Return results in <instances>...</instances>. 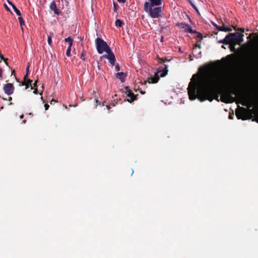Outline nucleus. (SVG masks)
Masks as SVG:
<instances>
[{
  "label": "nucleus",
  "instance_id": "nucleus-19",
  "mask_svg": "<svg viewBox=\"0 0 258 258\" xmlns=\"http://www.w3.org/2000/svg\"><path fill=\"white\" fill-rule=\"evenodd\" d=\"M65 42H68L69 43V46L72 47L73 45V39L69 36L68 38H65Z\"/></svg>",
  "mask_w": 258,
  "mask_h": 258
},
{
  "label": "nucleus",
  "instance_id": "nucleus-7",
  "mask_svg": "<svg viewBox=\"0 0 258 258\" xmlns=\"http://www.w3.org/2000/svg\"><path fill=\"white\" fill-rule=\"evenodd\" d=\"M29 63L26 68V74L24 77V82L22 83V85H25L26 86V89H27L29 87H31L32 89V86H31V83L32 81L31 80L28 79V75H29Z\"/></svg>",
  "mask_w": 258,
  "mask_h": 258
},
{
  "label": "nucleus",
  "instance_id": "nucleus-45",
  "mask_svg": "<svg viewBox=\"0 0 258 258\" xmlns=\"http://www.w3.org/2000/svg\"><path fill=\"white\" fill-rule=\"evenodd\" d=\"M163 37H162L161 39V41H163Z\"/></svg>",
  "mask_w": 258,
  "mask_h": 258
},
{
  "label": "nucleus",
  "instance_id": "nucleus-26",
  "mask_svg": "<svg viewBox=\"0 0 258 258\" xmlns=\"http://www.w3.org/2000/svg\"><path fill=\"white\" fill-rule=\"evenodd\" d=\"M85 53H86V52L85 51H83L82 53H81V58L83 60V61H85Z\"/></svg>",
  "mask_w": 258,
  "mask_h": 258
},
{
  "label": "nucleus",
  "instance_id": "nucleus-27",
  "mask_svg": "<svg viewBox=\"0 0 258 258\" xmlns=\"http://www.w3.org/2000/svg\"><path fill=\"white\" fill-rule=\"evenodd\" d=\"M38 83V80H37L33 84V85H32L31 84V86H32V89H33V88H37V83Z\"/></svg>",
  "mask_w": 258,
  "mask_h": 258
},
{
  "label": "nucleus",
  "instance_id": "nucleus-43",
  "mask_svg": "<svg viewBox=\"0 0 258 258\" xmlns=\"http://www.w3.org/2000/svg\"><path fill=\"white\" fill-rule=\"evenodd\" d=\"M197 46L199 47H201V45H196Z\"/></svg>",
  "mask_w": 258,
  "mask_h": 258
},
{
  "label": "nucleus",
  "instance_id": "nucleus-10",
  "mask_svg": "<svg viewBox=\"0 0 258 258\" xmlns=\"http://www.w3.org/2000/svg\"><path fill=\"white\" fill-rule=\"evenodd\" d=\"M50 9L54 12V13L56 15H59L61 11L56 7V4L54 1H53L50 5Z\"/></svg>",
  "mask_w": 258,
  "mask_h": 258
},
{
  "label": "nucleus",
  "instance_id": "nucleus-22",
  "mask_svg": "<svg viewBox=\"0 0 258 258\" xmlns=\"http://www.w3.org/2000/svg\"><path fill=\"white\" fill-rule=\"evenodd\" d=\"M186 32H189L190 33H192V34L197 33V32L196 30H193L192 29L191 27L189 25L188 26V28H187Z\"/></svg>",
  "mask_w": 258,
  "mask_h": 258
},
{
  "label": "nucleus",
  "instance_id": "nucleus-42",
  "mask_svg": "<svg viewBox=\"0 0 258 258\" xmlns=\"http://www.w3.org/2000/svg\"><path fill=\"white\" fill-rule=\"evenodd\" d=\"M22 122L23 123H25L26 122V120H23Z\"/></svg>",
  "mask_w": 258,
  "mask_h": 258
},
{
  "label": "nucleus",
  "instance_id": "nucleus-39",
  "mask_svg": "<svg viewBox=\"0 0 258 258\" xmlns=\"http://www.w3.org/2000/svg\"><path fill=\"white\" fill-rule=\"evenodd\" d=\"M106 108H107V109L109 111L110 109V107L109 105H106Z\"/></svg>",
  "mask_w": 258,
  "mask_h": 258
},
{
  "label": "nucleus",
  "instance_id": "nucleus-15",
  "mask_svg": "<svg viewBox=\"0 0 258 258\" xmlns=\"http://www.w3.org/2000/svg\"><path fill=\"white\" fill-rule=\"evenodd\" d=\"M176 25L178 26L179 28L183 29L185 32H186L187 28H188V26L189 25L184 23H178Z\"/></svg>",
  "mask_w": 258,
  "mask_h": 258
},
{
  "label": "nucleus",
  "instance_id": "nucleus-41",
  "mask_svg": "<svg viewBox=\"0 0 258 258\" xmlns=\"http://www.w3.org/2000/svg\"><path fill=\"white\" fill-rule=\"evenodd\" d=\"M20 118H21V119H22V118L24 117V115L22 114V115H21L20 116Z\"/></svg>",
  "mask_w": 258,
  "mask_h": 258
},
{
  "label": "nucleus",
  "instance_id": "nucleus-4",
  "mask_svg": "<svg viewBox=\"0 0 258 258\" xmlns=\"http://www.w3.org/2000/svg\"><path fill=\"white\" fill-rule=\"evenodd\" d=\"M149 3L145 2L144 6V10L149 14V15L152 18H158L162 17L163 9L161 7L149 6Z\"/></svg>",
  "mask_w": 258,
  "mask_h": 258
},
{
  "label": "nucleus",
  "instance_id": "nucleus-30",
  "mask_svg": "<svg viewBox=\"0 0 258 258\" xmlns=\"http://www.w3.org/2000/svg\"><path fill=\"white\" fill-rule=\"evenodd\" d=\"M44 107H45V109L46 110H47L49 108V105L48 104H45Z\"/></svg>",
  "mask_w": 258,
  "mask_h": 258
},
{
  "label": "nucleus",
  "instance_id": "nucleus-5",
  "mask_svg": "<svg viewBox=\"0 0 258 258\" xmlns=\"http://www.w3.org/2000/svg\"><path fill=\"white\" fill-rule=\"evenodd\" d=\"M168 70L167 66L166 65H164V67L163 69L159 68L158 69L157 72L155 73L153 77L150 76L148 79V82L149 84H155L157 83L160 77H165L167 74Z\"/></svg>",
  "mask_w": 258,
  "mask_h": 258
},
{
  "label": "nucleus",
  "instance_id": "nucleus-31",
  "mask_svg": "<svg viewBox=\"0 0 258 258\" xmlns=\"http://www.w3.org/2000/svg\"><path fill=\"white\" fill-rule=\"evenodd\" d=\"M2 75H3V70L2 68H0V78L2 79Z\"/></svg>",
  "mask_w": 258,
  "mask_h": 258
},
{
  "label": "nucleus",
  "instance_id": "nucleus-38",
  "mask_svg": "<svg viewBox=\"0 0 258 258\" xmlns=\"http://www.w3.org/2000/svg\"><path fill=\"white\" fill-rule=\"evenodd\" d=\"M233 114H230L229 116V118L230 119H232L233 118Z\"/></svg>",
  "mask_w": 258,
  "mask_h": 258
},
{
  "label": "nucleus",
  "instance_id": "nucleus-17",
  "mask_svg": "<svg viewBox=\"0 0 258 258\" xmlns=\"http://www.w3.org/2000/svg\"><path fill=\"white\" fill-rule=\"evenodd\" d=\"M222 23H223V22H222ZM223 25H224V24H223ZM218 30L219 31H224V32H230L232 30L231 28L225 27L224 26L223 27H220V26L218 27Z\"/></svg>",
  "mask_w": 258,
  "mask_h": 258
},
{
  "label": "nucleus",
  "instance_id": "nucleus-29",
  "mask_svg": "<svg viewBox=\"0 0 258 258\" xmlns=\"http://www.w3.org/2000/svg\"><path fill=\"white\" fill-rule=\"evenodd\" d=\"M116 71H119L120 70V67L118 64H117L115 67Z\"/></svg>",
  "mask_w": 258,
  "mask_h": 258
},
{
  "label": "nucleus",
  "instance_id": "nucleus-6",
  "mask_svg": "<svg viewBox=\"0 0 258 258\" xmlns=\"http://www.w3.org/2000/svg\"><path fill=\"white\" fill-rule=\"evenodd\" d=\"M95 43L97 52L99 54H102L107 50L109 51V49H110L106 42L101 38H97L95 40Z\"/></svg>",
  "mask_w": 258,
  "mask_h": 258
},
{
  "label": "nucleus",
  "instance_id": "nucleus-40",
  "mask_svg": "<svg viewBox=\"0 0 258 258\" xmlns=\"http://www.w3.org/2000/svg\"><path fill=\"white\" fill-rule=\"evenodd\" d=\"M8 100H9V101H11L12 100V97H9Z\"/></svg>",
  "mask_w": 258,
  "mask_h": 258
},
{
  "label": "nucleus",
  "instance_id": "nucleus-37",
  "mask_svg": "<svg viewBox=\"0 0 258 258\" xmlns=\"http://www.w3.org/2000/svg\"><path fill=\"white\" fill-rule=\"evenodd\" d=\"M239 31H241L242 32H244V28H240L239 29Z\"/></svg>",
  "mask_w": 258,
  "mask_h": 258
},
{
  "label": "nucleus",
  "instance_id": "nucleus-28",
  "mask_svg": "<svg viewBox=\"0 0 258 258\" xmlns=\"http://www.w3.org/2000/svg\"><path fill=\"white\" fill-rule=\"evenodd\" d=\"M95 102L97 104V105L99 104V105H102V106H104V102L102 103V104H101V103L99 101V100L98 99H95Z\"/></svg>",
  "mask_w": 258,
  "mask_h": 258
},
{
  "label": "nucleus",
  "instance_id": "nucleus-20",
  "mask_svg": "<svg viewBox=\"0 0 258 258\" xmlns=\"http://www.w3.org/2000/svg\"><path fill=\"white\" fill-rule=\"evenodd\" d=\"M111 51H112V50H111V49H109V51H108V50L105 51V52H106L107 53V54H104L102 56H100V59L101 60L103 58H105L108 59L109 56H109V52H111Z\"/></svg>",
  "mask_w": 258,
  "mask_h": 258
},
{
  "label": "nucleus",
  "instance_id": "nucleus-47",
  "mask_svg": "<svg viewBox=\"0 0 258 258\" xmlns=\"http://www.w3.org/2000/svg\"><path fill=\"white\" fill-rule=\"evenodd\" d=\"M42 94V91H41V92L40 93V94Z\"/></svg>",
  "mask_w": 258,
  "mask_h": 258
},
{
  "label": "nucleus",
  "instance_id": "nucleus-44",
  "mask_svg": "<svg viewBox=\"0 0 258 258\" xmlns=\"http://www.w3.org/2000/svg\"><path fill=\"white\" fill-rule=\"evenodd\" d=\"M231 50H232V49H235L234 46H232V48H231Z\"/></svg>",
  "mask_w": 258,
  "mask_h": 258
},
{
  "label": "nucleus",
  "instance_id": "nucleus-35",
  "mask_svg": "<svg viewBox=\"0 0 258 258\" xmlns=\"http://www.w3.org/2000/svg\"><path fill=\"white\" fill-rule=\"evenodd\" d=\"M221 100L223 102H225V103H229V101H228L226 100L225 99H224L223 98H222Z\"/></svg>",
  "mask_w": 258,
  "mask_h": 258
},
{
  "label": "nucleus",
  "instance_id": "nucleus-1",
  "mask_svg": "<svg viewBox=\"0 0 258 258\" xmlns=\"http://www.w3.org/2000/svg\"><path fill=\"white\" fill-rule=\"evenodd\" d=\"M207 66L201 67L199 71L203 74L201 76L197 74L192 76L187 88L190 100L198 98L201 102L207 100L212 102L215 97L218 98V94L223 88L234 84L231 76L216 72L207 73Z\"/></svg>",
  "mask_w": 258,
  "mask_h": 258
},
{
  "label": "nucleus",
  "instance_id": "nucleus-25",
  "mask_svg": "<svg viewBox=\"0 0 258 258\" xmlns=\"http://www.w3.org/2000/svg\"><path fill=\"white\" fill-rule=\"evenodd\" d=\"M71 47H72L69 46V47H68V49L67 50L66 55L68 56H71Z\"/></svg>",
  "mask_w": 258,
  "mask_h": 258
},
{
  "label": "nucleus",
  "instance_id": "nucleus-16",
  "mask_svg": "<svg viewBox=\"0 0 258 258\" xmlns=\"http://www.w3.org/2000/svg\"><path fill=\"white\" fill-rule=\"evenodd\" d=\"M8 3L12 6L13 10H14V11L15 12V13H16V14L19 16H21V13L20 12V11L17 8V7L14 5L11 2H10L9 1H8Z\"/></svg>",
  "mask_w": 258,
  "mask_h": 258
},
{
  "label": "nucleus",
  "instance_id": "nucleus-32",
  "mask_svg": "<svg viewBox=\"0 0 258 258\" xmlns=\"http://www.w3.org/2000/svg\"><path fill=\"white\" fill-rule=\"evenodd\" d=\"M33 93L35 94H37L38 93V90L37 88H35V90H34L33 91Z\"/></svg>",
  "mask_w": 258,
  "mask_h": 258
},
{
  "label": "nucleus",
  "instance_id": "nucleus-9",
  "mask_svg": "<svg viewBox=\"0 0 258 258\" xmlns=\"http://www.w3.org/2000/svg\"><path fill=\"white\" fill-rule=\"evenodd\" d=\"M125 89L127 94V97L128 98L127 100L129 102L131 103L137 99V96L135 95L132 92V90L129 89L128 87H126Z\"/></svg>",
  "mask_w": 258,
  "mask_h": 258
},
{
  "label": "nucleus",
  "instance_id": "nucleus-36",
  "mask_svg": "<svg viewBox=\"0 0 258 258\" xmlns=\"http://www.w3.org/2000/svg\"><path fill=\"white\" fill-rule=\"evenodd\" d=\"M117 1L119 3H124L125 2V0H117Z\"/></svg>",
  "mask_w": 258,
  "mask_h": 258
},
{
  "label": "nucleus",
  "instance_id": "nucleus-46",
  "mask_svg": "<svg viewBox=\"0 0 258 258\" xmlns=\"http://www.w3.org/2000/svg\"><path fill=\"white\" fill-rule=\"evenodd\" d=\"M114 8L115 9H116V7H115V4H114Z\"/></svg>",
  "mask_w": 258,
  "mask_h": 258
},
{
  "label": "nucleus",
  "instance_id": "nucleus-8",
  "mask_svg": "<svg viewBox=\"0 0 258 258\" xmlns=\"http://www.w3.org/2000/svg\"><path fill=\"white\" fill-rule=\"evenodd\" d=\"M3 89L6 94L11 95L14 93L15 88L13 84L7 83L4 86Z\"/></svg>",
  "mask_w": 258,
  "mask_h": 258
},
{
  "label": "nucleus",
  "instance_id": "nucleus-14",
  "mask_svg": "<svg viewBox=\"0 0 258 258\" xmlns=\"http://www.w3.org/2000/svg\"><path fill=\"white\" fill-rule=\"evenodd\" d=\"M126 76L122 72L117 73L115 75L116 78L119 79L122 82L124 81V79Z\"/></svg>",
  "mask_w": 258,
  "mask_h": 258
},
{
  "label": "nucleus",
  "instance_id": "nucleus-33",
  "mask_svg": "<svg viewBox=\"0 0 258 258\" xmlns=\"http://www.w3.org/2000/svg\"><path fill=\"white\" fill-rule=\"evenodd\" d=\"M5 7L7 11H10V8L8 7V6L6 4H5Z\"/></svg>",
  "mask_w": 258,
  "mask_h": 258
},
{
  "label": "nucleus",
  "instance_id": "nucleus-3",
  "mask_svg": "<svg viewBox=\"0 0 258 258\" xmlns=\"http://www.w3.org/2000/svg\"><path fill=\"white\" fill-rule=\"evenodd\" d=\"M244 35L238 32L233 33H229L226 35L223 40L218 41L219 43L224 44H229L232 43L233 44H240L243 41V37Z\"/></svg>",
  "mask_w": 258,
  "mask_h": 258
},
{
  "label": "nucleus",
  "instance_id": "nucleus-24",
  "mask_svg": "<svg viewBox=\"0 0 258 258\" xmlns=\"http://www.w3.org/2000/svg\"><path fill=\"white\" fill-rule=\"evenodd\" d=\"M18 20H19V23H20V25L22 26L24 24V21L23 20V19L22 18V17H21V16H20L19 18H18Z\"/></svg>",
  "mask_w": 258,
  "mask_h": 258
},
{
  "label": "nucleus",
  "instance_id": "nucleus-13",
  "mask_svg": "<svg viewBox=\"0 0 258 258\" xmlns=\"http://www.w3.org/2000/svg\"><path fill=\"white\" fill-rule=\"evenodd\" d=\"M109 56V58L108 59L109 62L112 65V66H114L115 64L116 59H115V55L112 51H111V52H109V56Z\"/></svg>",
  "mask_w": 258,
  "mask_h": 258
},
{
  "label": "nucleus",
  "instance_id": "nucleus-34",
  "mask_svg": "<svg viewBox=\"0 0 258 258\" xmlns=\"http://www.w3.org/2000/svg\"><path fill=\"white\" fill-rule=\"evenodd\" d=\"M212 24L216 28V29L218 30V27H219L218 25H217L216 23L212 22Z\"/></svg>",
  "mask_w": 258,
  "mask_h": 258
},
{
  "label": "nucleus",
  "instance_id": "nucleus-11",
  "mask_svg": "<svg viewBox=\"0 0 258 258\" xmlns=\"http://www.w3.org/2000/svg\"><path fill=\"white\" fill-rule=\"evenodd\" d=\"M150 3H149V6L152 7H160L162 5V0H149Z\"/></svg>",
  "mask_w": 258,
  "mask_h": 258
},
{
  "label": "nucleus",
  "instance_id": "nucleus-18",
  "mask_svg": "<svg viewBox=\"0 0 258 258\" xmlns=\"http://www.w3.org/2000/svg\"><path fill=\"white\" fill-rule=\"evenodd\" d=\"M115 24V26L118 27H121L124 24L123 22L120 19H116Z\"/></svg>",
  "mask_w": 258,
  "mask_h": 258
},
{
  "label": "nucleus",
  "instance_id": "nucleus-2",
  "mask_svg": "<svg viewBox=\"0 0 258 258\" xmlns=\"http://www.w3.org/2000/svg\"><path fill=\"white\" fill-rule=\"evenodd\" d=\"M241 111H236V115L238 119H251L253 115L255 116L252 120L258 123V106L254 107L252 109H246L244 107H241Z\"/></svg>",
  "mask_w": 258,
  "mask_h": 258
},
{
  "label": "nucleus",
  "instance_id": "nucleus-21",
  "mask_svg": "<svg viewBox=\"0 0 258 258\" xmlns=\"http://www.w3.org/2000/svg\"><path fill=\"white\" fill-rule=\"evenodd\" d=\"M53 36V33H50L49 35H48L47 42H48V43L49 45H50V46H51V44H52V39H51V37Z\"/></svg>",
  "mask_w": 258,
  "mask_h": 258
},
{
  "label": "nucleus",
  "instance_id": "nucleus-23",
  "mask_svg": "<svg viewBox=\"0 0 258 258\" xmlns=\"http://www.w3.org/2000/svg\"><path fill=\"white\" fill-rule=\"evenodd\" d=\"M2 60H3L5 63L8 66V62L7 61V60H8V59L7 58H5L4 56L2 54H0V62Z\"/></svg>",
  "mask_w": 258,
  "mask_h": 258
},
{
  "label": "nucleus",
  "instance_id": "nucleus-12",
  "mask_svg": "<svg viewBox=\"0 0 258 258\" xmlns=\"http://www.w3.org/2000/svg\"><path fill=\"white\" fill-rule=\"evenodd\" d=\"M109 56V58L108 59L109 62L112 65V66H114L115 64L116 59H115V55L112 51H111V52H109V56Z\"/></svg>",
  "mask_w": 258,
  "mask_h": 258
}]
</instances>
